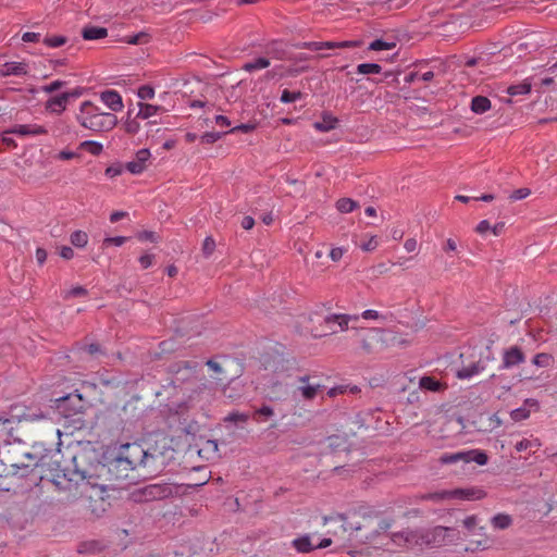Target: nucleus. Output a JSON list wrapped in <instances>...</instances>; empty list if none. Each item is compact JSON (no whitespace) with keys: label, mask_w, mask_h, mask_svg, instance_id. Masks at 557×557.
<instances>
[{"label":"nucleus","mask_w":557,"mask_h":557,"mask_svg":"<svg viewBox=\"0 0 557 557\" xmlns=\"http://www.w3.org/2000/svg\"><path fill=\"white\" fill-rule=\"evenodd\" d=\"M135 470L128 459L119 450L108 463H99L92 472L63 471L53 479L58 490L69 493V497L76 499L85 497L88 499L95 496L102 498L108 490L109 482L127 480L129 472Z\"/></svg>","instance_id":"nucleus-1"},{"label":"nucleus","mask_w":557,"mask_h":557,"mask_svg":"<svg viewBox=\"0 0 557 557\" xmlns=\"http://www.w3.org/2000/svg\"><path fill=\"white\" fill-rule=\"evenodd\" d=\"M458 539V531L454 528L438 525L431 532L421 529H405L391 534V541L404 548L412 549L435 543L438 545H448Z\"/></svg>","instance_id":"nucleus-2"},{"label":"nucleus","mask_w":557,"mask_h":557,"mask_svg":"<svg viewBox=\"0 0 557 557\" xmlns=\"http://www.w3.org/2000/svg\"><path fill=\"white\" fill-rule=\"evenodd\" d=\"M77 121L84 128L97 133L110 132L117 124V117L114 113L102 112L91 101L82 102Z\"/></svg>","instance_id":"nucleus-3"},{"label":"nucleus","mask_w":557,"mask_h":557,"mask_svg":"<svg viewBox=\"0 0 557 557\" xmlns=\"http://www.w3.org/2000/svg\"><path fill=\"white\" fill-rule=\"evenodd\" d=\"M358 337L366 354L382 351L397 339L395 333L379 327L361 329Z\"/></svg>","instance_id":"nucleus-4"},{"label":"nucleus","mask_w":557,"mask_h":557,"mask_svg":"<svg viewBox=\"0 0 557 557\" xmlns=\"http://www.w3.org/2000/svg\"><path fill=\"white\" fill-rule=\"evenodd\" d=\"M22 457L27 459L28 461L25 462L23 460H14L9 456L7 457L10 469L5 475H16L18 478H26L34 471L36 467L42 463L41 461L44 458V456H39L37 451H23Z\"/></svg>","instance_id":"nucleus-5"},{"label":"nucleus","mask_w":557,"mask_h":557,"mask_svg":"<svg viewBox=\"0 0 557 557\" xmlns=\"http://www.w3.org/2000/svg\"><path fill=\"white\" fill-rule=\"evenodd\" d=\"M119 451L133 465L135 469L138 467H150L156 456L149 454L138 443H127L120 446Z\"/></svg>","instance_id":"nucleus-6"},{"label":"nucleus","mask_w":557,"mask_h":557,"mask_svg":"<svg viewBox=\"0 0 557 557\" xmlns=\"http://www.w3.org/2000/svg\"><path fill=\"white\" fill-rule=\"evenodd\" d=\"M174 487L169 483L149 484L134 492L136 502H153L172 496Z\"/></svg>","instance_id":"nucleus-7"},{"label":"nucleus","mask_w":557,"mask_h":557,"mask_svg":"<svg viewBox=\"0 0 557 557\" xmlns=\"http://www.w3.org/2000/svg\"><path fill=\"white\" fill-rule=\"evenodd\" d=\"M362 45L361 40L343 41H300L293 45L295 49H308L311 51H321L324 49H344L356 48Z\"/></svg>","instance_id":"nucleus-8"},{"label":"nucleus","mask_w":557,"mask_h":557,"mask_svg":"<svg viewBox=\"0 0 557 557\" xmlns=\"http://www.w3.org/2000/svg\"><path fill=\"white\" fill-rule=\"evenodd\" d=\"M57 408L63 412L65 417L74 416L83 411L84 400L81 394H67L66 396L55 399Z\"/></svg>","instance_id":"nucleus-9"},{"label":"nucleus","mask_w":557,"mask_h":557,"mask_svg":"<svg viewBox=\"0 0 557 557\" xmlns=\"http://www.w3.org/2000/svg\"><path fill=\"white\" fill-rule=\"evenodd\" d=\"M81 95L82 91L78 88L62 92L49 98L45 103V108L51 113L61 114L65 111L69 100L71 98H78Z\"/></svg>","instance_id":"nucleus-10"},{"label":"nucleus","mask_w":557,"mask_h":557,"mask_svg":"<svg viewBox=\"0 0 557 557\" xmlns=\"http://www.w3.org/2000/svg\"><path fill=\"white\" fill-rule=\"evenodd\" d=\"M525 361V355L519 346H510L503 351L500 369H511Z\"/></svg>","instance_id":"nucleus-11"},{"label":"nucleus","mask_w":557,"mask_h":557,"mask_svg":"<svg viewBox=\"0 0 557 557\" xmlns=\"http://www.w3.org/2000/svg\"><path fill=\"white\" fill-rule=\"evenodd\" d=\"M491 359V357H486V359L480 358L478 361H473L469 364H463L460 369L457 370V377L460 380H467L476 374H480L485 370L487 361H490Z\"/></svg>","instance_id":"nucleus-12"},{"label":"nucleus","mask_w":557,"mask_h":557,"mask_svg":"<svg viewBox=\"0 0 557 557\" xmlns=\"http://www.w3.org/2000/svg\"><path fill=\"white\" fill-rule=\"evenodd\" d=\"M14 421L9 418L0 417V443L7 446H14L15 444L20 445L21 441L17 440L14 434L13 428Z\"/></svg>","instance_id":"nucleus-13"},{"label":"nucleus","mask_w":557,"mask_h":557,"mask_svg":"<svg viewBox=\"0 0 557 557\" xmlns=\"http://www.w3.org/2000/svg\"><path fill=\"white\" fill-rule=\"evenodd\" d=\"M486 496V492L476 486L451 490V498L462 500H480Z\"/></svg>","instance_id":"nucleus-14"},{"label":"nucleus","mask_w":557,"mask_h":557,"mask_svg":"<svg viewBox=\"0 0 557 557\" xmlns=\"http://www.w3.org/2000/svg\"><path fill=\"white\" fill-rule=\"evenodd\" d=\"M150 151L146 148L140 149L136 152L135 160L128 161L125 164V169L132 174H140L146 169V162L150 158Z\"/></svg>","instance_id":"nucleus-15"},{"label":"nucleus","mask_w":557,"mask_h":557,"mask_svg":"<svg viewBox=\"0 0 557 557\" xmlns=\"http://www.w3.org/2000/svg\"><path fill=\"white\" fill-rule=\"evenodd\" d=\"M7 134H14L18 136H38L46 135L47 128L37 124H18L5 132Z\"/></svg>","instance_id":"nucleus-16"},{"label":"nucleus","mask_w":557,"mask_h":557,"mask_svg":"<svg viewBox=\"0 0 557 557\" xmlns=\"http://www.w3.org/2000/svg\"><path fill=\"white\" fill-rule=\"evenodd\" d=\"M28 74V64L26 62H5L0 67V76H24Z\"/></svg>","instance_id":"nucleus-17"},{"label":"nucleus","mask_w":557,"mask_h":557,"mask_svg":"<svg viewBox=\"0 0 557 557\" xmlns=\"http://www.w3.org/2000/svg\"><path fill=\"white\" fill-rule=\"evenodd\" d=\"M100 98L101 101L113 112H119L124 107L122 97L116 90H104L100 94Z\"/></svg>","instance_id":"nucleus-18"},{"label":"nucleus","mask_w":557,"mask_h":557,"mask_svg":"<svg viewBox=\"0 0 557 557\" xmlns=\"http://www.w3.org/2000/svg\"><path fill=\"white\" fill-rule=\"evenodd\" d=\"M268 53L276 60L299 62V55H292V52L285 49L282 42H273L271 46H269Z\"/></svg>","instance_id":"nucleus-19"},{"label":"nucleus","mask_w":557,"mask_h":557,"mask_svg":"<svg viewBox=\"0 0 557 557\" xmlns=\"http://www.w3.org/2000/svg\"><path fill=\"white\" fill-rule=\"evenodd\" d=\"M359 319L358 315L350 314H329L324 318V324L337 323L338 331H347L349 329L350 321H357Z\"/></svg>","instance_id":"nucleus-20"},{"label":"nucleus","mask_w":557,"mask_h":557,"mask_svg":"<svg viewBox=\"0 0 557 557\" xmlns=\"http://www.w3.org/2000/svg\"><path fill=\"white\" fill-rule=\"evenodd\" d=\"M85 40H96L108 36V29L99 26H86L82 30Z\"/></svg>","instance_id":"nucleus-21"},{"label":"nucleus","mask_w":557,"mask_h":557,"mask_svg":"<svg viewBox=\"0 0 557 557\" xmlns=\"http://www.w3.org/2000/svg\"><path fill=\"white\" fill-rule=\"evenodd\" d=\"M491 109V100L484 96H475L471 101V110L476 114H483Z\"/></svg>","instance_id":"nucleus-22"},{"label":"nucleus","mask_w":557,"mask_h":557,"mask_svg":"<svg viewBox=\"0 0 557 557\" xmlns=\"http://www.w3.org/2000/svg\"><path fill=\"white\" fill-rule=\"evenodd\" d=\"M139 110L136 114V117H139L141 120L149 119L153 115H156L159 111H162L163 108L161 106H154L149 103L139 102L138 103Z\"/></svg>","instance_id":"nucleus-23"},{"label":"nucleus","mask_w":557,"mask_h":557,"mask_svg":"<svg viewBox=\"0 0 557 557\" xmlns=\"http://www.w3.org/2000/svg\"><path fill=\"white\" fill-rule=\"evenodd\" d=\"M293 547L301 554L312 552L315 547L311 544L310 536L308 534L295 539L292 542Z\"/></svg>","instance_id":"nucleus-24"},{"label":"nucleus","mask_w":557,"mask_h":557,"mask_svg":"<svg viewBox=\"0 0 557 557\" xmlns=\"http://www.w3.org/2000/svg\"><path fill=\"white\" fill-rule=\"evenodd\" d=\"M338 120L332 114H323L321 122L314 123V128L320 132H330L336 127Z\"/></svg>","instance_id":"nucleus-25"},{"label":"nucleus","mask_w":557,"mask_h":557,"mask_svg":"<svg viewBox=\"0 0 557 557\" xmlns=\"http://www.w3.org/2000/svg\"><path fill=\"white\" fill-rule=\"evenodd\" d=\"M440 462L442 465H451L457 462L467 463L466 451L445 453L440 457Z\"/></svg>","instance_id":"nucleus-26"},{"label":"nucleus","mask_w":557,"mask_h":557,"mask_svg":"<svg viewBox=\"0 0 557 557\" xmlns=\"http://www.w3.org/2000/svg\"><path fill=\"white\" fill-rule=\"evenodd\" d=\"M323 388L321 384H307L298 387V392L305 400H312L317 397L318 392Z\"/></svg>","instance_id":"nucleus-27"},{"label":"nucleus","mask_w":557,"mask_h":557,"mask_svg":"<svg viewBox=\"0 0 557 557\" xmlns=\"http://www.w3.org/2000/svg\"><path fill=\"white\" fill-rule=\"evenodd\" d=\"M532 363L539 368H552L555 364V358L550 354L540 352L533 357Z\"/></svg>","instance_id":"nucleus-28"},{"label":"nucleus","mask_w":557,"mask_h":557,"mask_svg":"<svg viewBox=\"0 0 557 557\" xmlns=\"http://www.w3.org/2000/svg\"><path fill=\"white\" fill-rule=\"evenodd\" d=\"M466 455H467V463L473 461V462L478 463L479 466H484L488 461L487 455L483 450H480V449L466 450Z\"/></svg>","instance_id":"nucleus-29"},{"label":"nucleus","mask_w":557,"mask_h":557,"mask_svg":"<svg viewBox=\"0 0 557 557\" xmlns=\"http://www.w3.org/2000/svg\"><path fill=\"white\" fill-rule=\"evenodd\" d=\"M270 65V60L264 57H259L250 62H246L243 65V70L246 72H253L258 70L265 69Z\"/></svg>","instance_id":"nucleus-30"},{"label":"nucleus","mask_w":557,"mask_h":557,"mask_svg":"<svg viewBox=\"0 0 557 557\" xmlns=\"http://www.w3.org/2000/svg\"><path fill=\"white\" fill-rule=\"evenodd\" d=\"M79 149L85 150L90 154L97 157L102 153L103 146L101 143L96 140H85L79 144Z\"/></svg>","instance_id":"nucleus-31"},{"label":"nucleus","mask_w":557,"mask_h":557,"mask_svg":"<svg viewBox=\"0 0 557 557\" xmlns=\"http://www.w3.org/2000/svg\"><path fill=\"white\" fill-rule=\"evenodd\" d=\"M491 523L495 529L505 530L511 525L512 519L507 513H497L492 518Z\"/></svg>","instance_id":"nucleus-32"},{"label":"nucleus","mask_w":557,"mask_h":557,"mask_svg":"<svg viewBox=\"0 0 557 557\" xmlns=\"http://www.w3.org/2000/svg\"><path fill=\"white\" fill-rule=\"evenodd\" d=\"M531 83L528 79H525L520 84L509 86L507 92L510 96L527 95L531 91Z\"/></svg>","instance_id":"nucleus-33"},{"label":"nucleus","mask_w":557,"mask_h":557,"mask_svg":"<svg viewBox=\"0 0 557 557\" xmlns=\"http://www.w3.org/2000/svg\"><path fill=\"white\" fill-rule=\"evenodd\" d=\"M422 500L441 502L444 499H451V490H444L434 493H426L420 496Z\"/></svg>","instance_id":"nucleus-34"},{"label":"nucleus","mask_w":557,"mask_h":557,"mask_svg":"<svg viewBox=\"0 0 557 557\" xmlns=\"http://www.w3.org/2000/svg\"><path fill=\"white\" fill-rule=\"evenodd\" d=\"M197 366V362L194 361H178L171 366V372L178 374L181 371L185 370L191 374L196 370Z\"/></svg>","instance_id":"nucleus-35"},{"label":"nucleus","mask_w":557,"mask_h":557,"mask_svg":"<svg viewBox=\"0 0 557 557\" xmlns=\"http://www.w3.org/2000/svg\"><path fill=\"white\" fill-rule=\"evenodd\" d=\"M71 244L77 248H84L88 243V235L84 231H75L70 236Z\"/></svg>","instance_id":"nucleus-36"},{"label":"nucleus","mask_w":557,"mask_h":557,"mask_svg":"<svg viewBox=\"0 0 557 557\" xmlns=\"http://www.w3.org/2000/svg\"><path fill=\"white\" fill-rule=\"evenodd\" d=\"M274 416V410L271 406L269 405H262L260 408H258L255 412H253V419L257 421V422H260V421H265V420H269L270 418H272Z\"/></svg>","instance_id":"nucleus-37"},{"label":"nucleus","mask_w":557,"mask_h":557,"mask_svg":"<svg viewBox=\"0 0 557 557\" xmlns=\"http://www.w3.org/2000/svg\"><path fill=\"white\" fill-rule=\"evenodd\" d=\"M357 73L362 75L380 74L382 66L377 63H361L357 66Z\"/></svg>","instance_id":"nucleus-38"},{"label":"nucleus","mask_w":557,"mask_h":557,"mask_svg":"<svg viewBox=\"0 0 557 557\" xmlns=\"http://www.w3.org/2000/svg\"><path fill=\"white\" fill-rule=\"evenodd\" d=\"M419 386L431 392L441 389V383L433 376H422L419 381Z\"/></svg>","instance_id":"nucleus-39"},{"label":"nucleus","mask_w":557,"mask_h":557,"mask_svg":"<svg viewBox=\"0 0 557 557\" xmlns=\"http://www.w3.org/2000/svg\"><path fill=\"white\" fill-rule=\"evenodd\" d=\"M358 203L350 198H341L336 202V209L342 213H349L357 208Z\"/></svg>","instance_id":"nucleus-40"},{"label":"nucleus","mask_w":557,"mask_h":557,"mask_svg":"<svg viewBox=\"0 0 557 557\" xmlns=\"http://www.w3.org/2000/svg\"><path fill=\"white\" fill-rule=\"evenodd\" d=\"M540 447H541V442L537 438H534V440L522 438L521 441L517 442L515 445L516 450L519 453L524 451L529 448L537 449Z\"/></svg>","instance_id":"nucleus-41"},{"label":"nucleus","mask_w":557,"mask_h":557,"mask_svg":"<svg viewBox=\"0 0 557 557\" xmlns=\"http://www.w3.org/2000/svg\"><path fill=\"white\" fill-rule=\"evenodd\" d=\"M395 47H396L395 41H385L383 39H375L370 44L369 50H373V51L393 50Z\"/></svg>","instance_id":"nucleus-42"},{"label":"nucleus","mask_w":557,"mask_h":557,"mask_svg":"<svg viewBox=\"0 0 557 557\" xmlns=\"http://www.w3.org/2000/svg\"><path fill=\"white\" fill-rule=\"evenodd\" d=\"M139 117H131V111L127 112V119L125 121L124 127L126 133L135 135L140 129V124L138 122Z\"/></svg>","instance_id":"nucleus-43"},{"label":"nucleus","mask_w":557,"mask_h":557,"mask_svg":"<svg viewBox=\"0 0 557 557\" xmlns=\"http://www.w3.org/2000/svg\"><path fill=\"white\" fill-rule=\"evenodd\" d=\"M67 38L61 35L47 36L44 38V44L49 48H58L66 44Z\"/></svg>","instance_id":"nucleus-44"},{"label":"nucleus","mask_w":557,"mask_h":557,"mask_svg":"<svg viewBox=\"0 0 557 557\" xmlns=\"http://www.w3.org/2000/svg\"><path fill=\"white\" fill-rule=\"evenodd\" d=\"M302 98V92L297 91H290L288 89H284L281 95V102L283 103H292Z\"/></svg>","instance_id":"nucleus-45"},{"label":"nucleus","mask_w":557,"mask_h":557,"mask_svg":"<svg viewBox=\"0 0 557 557\" xmlns=\"http://www.w3.org/2000/svg\"><path fill=\"white\" fill-rule=\"evenodd\" d=\"M101 549H102V546L97 541L84 542L78 546V553H81V554L96 553V552H100Z\"/></svg>","instance_id":"nucleus-46"},{"label":"nucleus","mask_w":557,"mask_h":557,"mask_svg":"<svg viewBox=\"0 0 557 557\" xmlns=\"http://www.w3.org/2000/svg\"><path fill=\"white\" fill-rule=\"evenodd\" d=\"M249 419L248 413L239 412V411H232L230 412L225 418V422H247Z\"/></svg>","instance_id":"nucleus-47"},{"label":"nucleus","mask_w":557,"mask_h":557,"mask_svg":"<svg viewBox=\"0 0 557 557\" xmlns=\"http://www.w3.org/2000/svg\"><path fill=\"white\" fill-rule=\"evenodd\" d=\"M137 96L143 100H150L154 97V89L150 85H143L138 88Z\"/></svg>","instance_id":"nucleus-48"},{"label":"nucleus","mask_w":557,"mask_h":557,"mask_svg":"<svg viewBox=\"0 0 557 557\" xmlns=\"http://www.w3.org/2000/svg\"><path fill=\"white\" fill-rule=\"evenodd\" d=\"M65 85H66V82L57 79V81L51 82L50 84L44 85L41 87V90L46 94H52V92L61 89Z\"/></svg>","instance_id":"nucleus-49"},{"label":"nucleus","mask_w":557,"mask_h":557,"mask_svg":"<svg viewBox=\"0 0 557 557\" xmlns=\"http://www.w3.org/2000/svg\"><path fill=\"white\" fill-rule=\"evenodd\" d=\"M221 137H222V133L207 132L200 137V139L205 144H213V143L218 141Z\"/></svg>","instance_id":"nucleus-50"},{"label":"nucleus","mask_w":557,"mask_h":557,"mask_svg":"<svg viewBox=\"0 0 557 557\" xmlns=\"http://www.w3.org/2000/svg\"><path fill=\"white\" fill-rule=\"evenodd\" d=\"M530 411L527 408L520 407L511 411V418L515 421H521L529 418Z\"/></svg>","instance_id":"nucleus-51"},{"label":"nucleus","mask_w":557,"mask_h":557,"mask_svg":"<svg viewBox=\"0 0 557 557\" xmlns=\"http://www.w3.org/2000/svg\"><path fill=\"white\" fill-rule=\"evenodd\" d=\"M215 249V242L212 237H206L202 244V251L206 256H210Z\"/></svg>","instance_id":"nucleus-52"},{"label":"nucleus","mask_w":557,"mask_h":557,"mask_svg":"<svg viewBox=\"0 0 557 557\" xmlns=\"http://www.w3.org/2000/svg\"><path fill=\"white\" fill-rule=\"evenodd\" d=\"M530 194L531 190L529 188H519L513 190L509 198L513 201L522 200L527 198Z\"/></svg>","instance_id":"nucleus-53"},{"label":"nucleus","mask_w":557,"mask_h":557,"mask_svg":"<svg viewBox=\"0 0 557 557\" xmlns=\"http://www.w3.org/2000/svg\"><path fill=\"white\" fill-rule=\"evenodd\" d=\"M123 166L121 164H112L106 169V175L110 178L121 175Z\"/></svg>","instance_id":"nucleus-54"},{"label":"nucleus","mask_w":557,"mask_h":557,"mask_svg":"<svg viewBox=\"0 0 557 557\" xmlns=\"http://www.w3.org/2000/svg\"><path fill=\"white\" fill-rule=\"evenodd\" d=\"M40 39H41L40 33L26 32L22 35V40L24 42H39Z\"/></svg>","instance_id":"nucleus-55"},{"label":"nucleus","mask_w":557,"mask_h":557,"mask_svg":"<svg viewBox=\"0 0 557 557\" xmlns=\"http://www.w3.org/2000/svg\"><path fill=\"white\" fill-rule=\"evenodd\" d=\"M394 524V520L392 518H384L379 521L376 532H386Z\"/></svg>","instance_id":"nucleus-56"},{"label":"nucleus","mask_w":557,"mask_h":557,"mask_svg":"<svg viewBox=\"0 0 557 557\" xmlns=\"http://www.w3.org/2000/svg\"><path fill=\"white\" fill-rule=\"evenodd\" d=\"M153 260H154V256L150 255V253L143 255L138 259L140 267L143 269H148L149 267H151L153 263Z\"/></svg>","instance_id":"nucleus-57"},{"label":"nucleus","mask_w":557,"mask_h":557,"mask_svg":"<svg viewBox=\"0 0 557 557\" xmlns=\"http://www.w3.org/2000/svg\"><path fill=\"white\" fill-rule=\"evenodd\" d=\"M87 289L83 286H74L67 292L66 297H79L87 295Z\"/></svg>","instance_id":"nucleus-58"},{"label":"nucleus","mask_w":557,"mask_h":557,"mask_svg":"<svg viewBox=\"0 0 557 557\" xmlns=\"http://www.w3.org/2000/svg\"><path fill=\"white\" fill-rule=\"evenodd\" d=\"M125 242H126V237H124V236H115V237H107L103 243L104 244H111V245L120 247Z\"/></svg>","instance_id":"nucleus-59"},{"label":"nucleus","mask_w":557,"mask_h":557,"mask_svg":"<svg viewBox=\"0 0 557 557\" xmlns=\"http://www.w3.org/2000/svg\"><path fill=\"white\" fill-rule=\"evenodd\" d=\"M361 317L366 320H377L381 318V314L376 310L367 309L361 313Z\"/></svg>","instance_id":"nucleus-60"},{"label":"nucleus","mask_w":557,"mask_h":557,"mask_svg":"<svg viewBox=\"0 0 557 557\" xmlns=\"http://www.w3.org/2000/svg\"><path fill=\"white\" fill-rule=\"evenodd\" d=\"M343 256H344V249L341 247L333 248L330 251V258L335 262L339 261L343 258Z\"/></svg>","instance_id":"nucleus-61"},{"label":"nucleus","mask_w":557,"mask_h":557,"mask_svg":"<svg viewBox=\"0 0 557 557\" xmlns=\"http://www.w3.org/2000/svg\"><path fill=\"white\" fill-rule=\"evenodd\" d=\"M36 260L39 265H42L47 260V251L46 249L38 247L36 249Z\"/></svg>","instance_id":"nucleus-62"},{"label":"nucleus","mask_w":557,"mask_h":557,"mask_svg":"<svg viewBox=\"0 0 557 557\" xmlns=\"http://www.w3.org/2000/svg\"><path fill=\"white\" fill-rule=\"evenodd\" d=\"M60 256L65 260H71L74 257V250L69 246H63L60 250Z\"/></svg>","instance_id":"nucleus-63"},{"label":"nucleus","mask_w":557,"mask_h":557,"mask_svg":"<svg viewBox=\"0 0 557 557\" xmlns=\"http://www.w3.org/2000/svg\"><path fill=\"white\" fill-rule=\"evenodd\" d=\"M240 225L244 230H251L255 225V219L250 215H246L243 218Z\"/></svg>","instance_id":"nucleus-64"}]
</instances>
